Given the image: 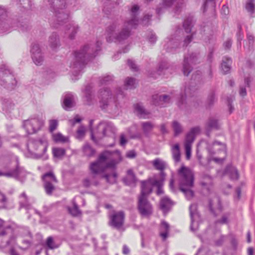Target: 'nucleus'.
Instances as JSON below:
<instances>
[{"label":"nucleus","instance_id":"39","mask_svg":"<svg viewBox=\"0 0 255 255\" xmlns=\"http://www.w3.org/2000/svg\"><path fill=\"white\" fill-rule=\"evenodd\" d=\"M173 158L175 162H178L180 161L181 154L180 151V147L178 144H175L172 148Z\"/></svg>","mask_w":255,"mask_h":255},{"label":"nucleus","instance_id":"63","mask_svg":"<svg viewBox=\"0 0 255 255\" xmlns=\"http://www.w3.org/2000/svg\"><path fill=\"white\" fill-rule=\"evenodd\" d=\"M159 95L158 94L154 95L152 96V103L156 106H160L161 103L159 101Z\"/></svg>","mask_w":255,"mask_h":255},{"label":"nucleus","instance_id":"42","mask_svg":"<svg viewBox=\"0 0 255 255\" xmlns=\"http://www.w3.org/2000/svg\"><path fill=\"white\" fill-rule=\"evenodd\" d=\"M53 139L56 143H66L69 141L68 137L63 136L60 132L54 134L53 135Z\"/></svg>","mask_w":255,"mask_h":255},{"label":"nucleus","instance_id":"2","mask_svg":"<svg viewBox=\"0 0 255 255\" xmlns=\"http://www.w3.org/2000/svg\"><path fill=\"white\" fill-rule=\"evenodd\" d=\"M47 3L54 13V21L50 20V23L54 28H57L58 25L66 22L69 17V12L66 9L67 3L65 0H44Z\"/></svg>","mask_w":255,"mask_h":255},{"label":"nucleus","instance_id":"46","mask_svg":"<svg viewBox=\"0 0 255 255\" xmlns=\"http://www.w3.org/2000/svg\"><path fill=\"white\" fill-rule=\"evenodd\" d=\"M17 4H19V6L24 9H30L32 6L30 0H17Z\"/></svg>","mask_w":255,"mask_h":255},{"label":"nucleus","instance_id":"20","mask_svg":"<svg viewBox=\"0 0 255 255\" xmlns=\"http://www.w3.org/2000/svg\"><path fill=\"white\" fill-rule=\"evenodd\" d=\"M74 106V96L71 93H66L64 96L62 107L64 110L69 111Z\"/></svg>","mask_w":255,"mask_h":255},{"label":"nucleus","instance_id":"24","mask_svg":"<svg viewBox=\"0 0 255 255\" xmlns=\"http://www.w3.org/2000/svg\"><path fill=\"white\" fill-rule=\"evenodd\" d=\"M166 173L165 172H161L160 173V178L159 179L155 180L153 181V185L156 186L157 188L156 191V194L160 195L164 193L162 186L163 185V182L165 179Z\"/></svg>","mask_w":255,"mask_h":255},{"label":"nucleus","instance_id":"13","mask_svg":"<svg viewBox=\"0 0 255 255\" xmlns=\"http://www.w3.org/2000/svg\"><path fill=\"white\" fill-rule=\"evenodd\" d=\"M112 92L108 88H101L98 92L100 107L102 110H105L109 105V99L112 97Z\"/></svg>","mask_w":255,"mask_h":255},{"label":"nucleus","instance_id":"23","mask_svg":"<svg viewBox=\"0 0 255 255\" xmlns=\"http://www.w3.org/2000/svg\"><path fill=\"white\" fill-rule=\"evenodd\" d=\"M48 43L49 46L53 50H56V49L60 47V42L59 37L56 32H53L49 36Z\"/></svg>","mask_w":255,"mask_h":255},{"label":"nucleus","instance_id":"43","mask_svg":"<svg viewBox=\"0 0 255 255\" xmlns=\"http://www.w3.org/2000/svg\"><path fill=\"white\" fill-rule=\"evenodd\" d=\"M204 179L207 178V179H209V182H203V181L201 182L200 185L203 188L207 190V192L208 193H210V191H211L210 186H212V178L209 175H205L204 176Z\"/></svg>","mask_w":255,"mask_h":255},{"label":"nucleus","instance_id":"52","mask_svg":"<svg viewBox=\"0 0 255 255\" xmlns=\"http://www.w3.org/2000/svg\"><path fill=\"white\" fill-rule=\"evenodd\" d=\"M69 211L74 216H78L81 214V212L76 203H74L73 208H69Z\"/></svg>","mask_w":255,"mask_h":255},{"label":"nucleus","instance_id":"47","mask_svg":"<svg viewBox=\"0 0 255 255\" xmlns=\"http://www.w3.org/2000/svg\"><path fill=\"white\" fill-rule=\"evenodd\" d=\"M19 209L24 208L26 210H29L32 209V205L29 202V199H26L19 202Z\"/></svg>","mask_w":255,"mask_h":255},{"label":"nucleus","instance_id":"55","mask_svg":"<svg viewBox=\"0 0 255 255\" xmlns=\"http://www.w3.org/2000/svg\"><path fill=\"white\" fill-rule=\"evenodd\" d=\"M0 196L1 197V198L0 199V210L6 209V203L7 202V199L5 195L0 192Z\"/></svg>","mask_w":255,"mask_h":255},{"label":"nucleus","instance_id":"29","mask_svg":"<svg viewBox=\"0 0 255 255\" xmlns=\"http://www.w3.org/2000/svg\"><path fill=\"white\" fill-rule=\"evenodd\" d=\"M32 144L36 150H37L38 148H41L42 153L36 154L35 155V158L36 159L40 158L44 154V153L46 151L47 148V146L43 144L42 141L41 139H40L37 141H32Z\"/></svg>","mask_w":255,"mask_h":255},{"label":"nucleus","instance_id":"50","mask_svg":"<svg viewBox=\"0 0 255 255\" xmlns=\"http://www.w3.org/2000/svg\"><path fill=\"white\" fill-rule=\"evenodd\" d=\"M201 79V73L200 71H197L192 74L191 78L192 82H193L194 84H196L197 83L200 82Z\"/></svg>","mask_w":255,"mask_h":255},{"label":"nucleus","instance_id":"27","mask_svg":"<svg viewBox=\"0 0 255 255\" xmlns=\"http://www.w3.org/2000/svg\"><path fill=\"white\" fill-rule=\"evenodd\" d=\"M200 130L198 127H194L191 128L189 132H188L185 137V144L191 145L195 140V134L198 132Z\"/></svg>","mask_w":255,"mask_h":255},{"label":"nucleus","instance_id":"32","mask_svg":"<svg viewBox=\"0 0 255 255\" xmlns=\"http://www.w3.org/2000/svg\"><path fill=\"white\" fill-rule=\"evenodd\" d=\"M82 150L84 155L89 158L94 156L96 152L95 149L93 148L88 143L83 145Z\"/></svg>","mask_w":255,"mask_h":255},{"label":"nucleus","instance_id":"49","mask_svg":"<svg viewBox=\"0 0 255 255\" xmlns=\"http://www.w3.org/2000/svg\"><path fill=\"white\" fill-rule=\"evenodd\" d=\"M113 81V76L111 75H107L102 78L100 80V86L108 85L110 84Z\"/></svg>","mask_w":255,"mask_h":255},{"label":"nucleus","instance_id":"62","mask_svg":"<svg viewBox=\"0 0 255 255\" xmlns=\"http://www.w3.org/2000/svg\"><path fill=\"white\" fill-rule=\"evenodd\" d=\"M193 39L192 34L187 35L184 38L182 44L183 47H186L192 41Z\"/></svg>","mask_w":255,"mask_h":255},{"label":"nucleus","instance_id":"35","mask_svg":"<svg viewBox=\"0 0 255 255\" xmlns=\"http://www.w3.org/2000/svg\"><path fill=\"white\" fill-rule=\"evenodd\" d=\"M143 132L146 137H149L150 132L152 130L154 126L150 122H145L141 123Z\"/></svg>","mask_w":255,"mask_h":255},{"label":"nucleus","instance_id":"40","mask_svg":"<svg viewBox=\"0 0 255 255\" xmlns=\"http://www.w3.org/2000/svg\"><path fill=\"white\" fill-rule=\"evenodd\" d=\"M118 174L116 172L112 174H105L102 175V177L106 179V181L110 184H114L117 182Z\"/></svg>","mask_w":255,"mask_h":255},{"label":"nucleus","instance_id":"33","mask_svg":"<svg viewBox=\"0 0 255 255\" xmlns=\"http://www.w3.org/2000/svg\"><path fill=\"white\" fill-rule=\"evenodd\" d=\"M193 16H188L186 19L184 20L183 23V26L187 33H189L191 32L193 25Z\"/></svg>","mask_w":255,"mask_h":255},{"label":"nucleus","instance_id":"5","mask_svg":"<svg viewBox=\"0 0 255 255\" xmlns=\"http://www.w3.org/2000/svg\"><path fill=\"white\" fill-rule=\"evenodd\" d=\"M0 27L3 32H8L11 28L18 27L24 32L28 30V22L15 20L8 18L7 11L5 8L0 5Z\"/></svg>","mask_w":255,"mask_h":255},{"label":"nucleus","instance_id":"18","mask_svg":"<svg viewBox=\"0 0 255 255\" xmlns=\"http://www.w3.org/2000/svg\"><path fill=\"white\" fill-rule=\"evenodd\" d=\"M141 191L139 197L148 198L152 191V189L150 185L149 181L142 180L141 181Z\"/></svg>","mask_w":255,"mask_h":255},{"label":"nucleus","instance_id":"38","mask_svg":"<svg viewBox=\"0 0 255 255\" xmlns=\"http://www.w3.org/2000/svg\"><path fill=\"white\" fill-rule=\"evenodd\" d=\"M231 63L232 59L230 58H226V61L223 60L221 64V68L224 74H227L230 72Z\"/></svg>","mask_w":255,"mask_h":255},{"label":"nucleus","instance_id":"3","mask_svg":"<svg viewBox=\"0 0 255 255\" xmlns=\"http://www.w3.org/2000/svg\"><path fill=\"white\" fill-rule=\"evenodd\" d=\"M179 176V187L186 198L190 200L194 195L191 188L194 186V175L192 171L188 167L182 166L178 171Z\"/></svg>","mask_w":255,"mask_h":255},{"label":"nucleus","instance_id":"51","mask_svg":"<svg viewBox=\"0 0 255 255\" xmlns=\"http://www.w3.org/2000/svg\"><path fill=\"white\" fill-rule=\"evenodd\" d=\"M47 178H49L50 180L55 183L57 182V180L55 175L52 171L46 172L42 176V179L43 181H44L45 180H47Z\"/></svg>","mask_w":255,"mask_h":255},{"label":"nucleus","instance_id":"15","mask_svg":"<svg viewBox=\"0 0 255 255\" xmlns=\"http://www.w3.org/2000/svg\"><path fill=\"white\" fill-rule=\"evenodd\" d=\"M30 52L33 62L37 66L41 65L44 61V56L41 52L39 45L36 43L32 45Z\"/></svg>","mask_w":255,"mask_h":255},{"label":"nucleus","instance_id":"56","mask_svg":"<svg viewBox=\"0 0 255 255\" xmlns=\"http://www.w3.org/2000/svg\"><path fill=\"white\" fill-rule=\"evenodd\" d=\"M246 9L251 15H252L255 11V4L254 2H247L246 4Z\"/></svg>","mask_w":255,"mask_h":255},{"label":"nucleus","instance_id":"17","mask_svg":"<svg viewBox=\"0 0 255 255\" xmlns=\"http://www.w3.org/2000/svg\"><path fill=\"white\" fill-rule=\"evenodd\" d=\"M103 124L104 127L102 130V134L104 137H112L113 139H116V133L117 129L113 124L110 122H101L99 125Z\"/></svg>","mask_w":255,"mask_h":255},{"label":"nucleus","instance_id":"1","mask_svg":"<svg viewBox=\"0 0 255 255\" xmlns=\"http://www.w3.org/2000/svg\"><path fill=\"white\" fill-rule=\"evenodd\" d=\"M101 41H97L96 45L92 44L85 45L78 51L74 52L75 61L71 64L73 69V75L78 76L81 75L82 70L88 62L97 56L101 51Z\"/></svg>","mask_w":255,"mask_h":255},{"label":"nucleus","instance_id":"64","mask_svg":"<svg viewBox=\"0 0 255 255\" xmlns=\"http://www.w3.org/2000/svg\"><path fill=\"white\" fill-rule=\"evenodd\" d=\"M185 155L187 159H189L191 156V145L185 144Z\"/></svg>","mask_w":255,"mask_h":255},{"label":"nucleus","instance_id":"21","mask_svg":"<svg viewBox=\"0 0 255 255\" xmlns=\"http://www.w3.org/2000/svg\"><path fill=\"white\" fill-rule=\"evenodd\" d=\"M205 127L207 128L209 131L213 129L218 130L220 128L219 120L214 117H209L205 123Z\"/></svg>","mask_w":255,"mask_h":255},{"label":"nucleus","instance_id":"60","mask_svg":"<svg viewBox=\"0 0 255 255\" xmlns=\"http://www.w3.org/2000/svg\"><path fill=\"white\" fill-rule=\"evenodd\" d=\"M58 126V122L56 120H52L50 121L49 123V131L50 132H53L54 130L56 129L57 127Z\"/></svg>","mask_w":255,"mask_h":255},{"label":"nucleus","instance_id":"58","mask_svg":"<svg viewBox=\"0 0 255 255\" xmlns=\"http://www.w3.org/2000/svg\"><path fill=\"white\" fill-rule=\"evenodd\" d=\"M229 214H224L220 219H218L216 221V224H220L222 225L227 224L229 223L228 217Z\"/></svg>","mask_w":255,"mask_h":255},{"label":"nucleus","instance_id":"19","mask_svg":"<svg viewBox=\"0 0 255 255\" xmlns=\"http://www.w3.org/2000/svg\"><path fill=\"white\" fill-rule=\"evenodd\" d=\"M173 2H176L175 7L174 9V12L178 13L181 11L183 0H162V5L164 7L168 8L171 7Z\"/></svg>","mask_w":255,"mask_h":255},{"label":"nucleus","instance_id":"10","mask_svg":"<svg viewBox=\"0 0 255 255\" xmlns=\"http://www.w3.org/2000/svg\"><path fill=\"white\" fill-rule=\"evenodd\" d=\"M137 209L138 213L143 217L150 216L153 213V208L148 198L138 197Z\"/></svg>","mask_w":255,"mask_h":255},{"label":"nucleus","instance_id":"7","mask_svg":"<svg viewBox=\"0 0 255 255\" xmlns=\"http://www.w3.org/2000/svg\"><path fill=\"white\" fill-rule=\"evenodd\" d=\"M17 81L12 71L6 64L0 65V84L8 90L14 89Z\"/></svg>","mask_w":255,"mask_h":255},{"label":"nucleus","instance_id":"59","mask_svg":"<svg viewBox=\"0 0 255 255\" xmlns=\"http://www.w3.org/2000/svg\"><path fill=\"white\" fill-rule=\"evenodd\" d=\"M147 39L150 43L153 44L157 40V36L155 33L150 32L147 36Z\"/></svg>","mask_w":255,"mask_h":255},{"label":"nucleus","instance_id":"22","mask_svg":"<svg viewBox=\"0 0 255 255\" xmlns=\"http://www.w3.org/2000/svg\"><path fill=\"white\" fill-rule=\"evenodd\" d=\"M79 29V26L75 23L71 22L66 25L65 27V30L66 33H69V38L70 39H74L75 37L76 34Z\"/></svg>","mask_w":255,"mask_h":255},{"label":"nucleus","instance_id":"57","mask_svg":"<svg viewBox=\"0 0 255 255\" xmlns=\"http://www.w3.org/2000/svg\"><path fill=\"white\" fill-rule=\"evenodd\" d=\"M135 79L132 77H128L125 82V86L129 87L130 89H134L135 87L134 85L135 84Z\"/></svg>","mask_w":255,"mask_h":255},{"label":"nucleus","instance_id":"61","mask_svg":"<svg viewBox=\"0 0 255 255\" xmlns=\"http://www.w3.org/2000/svg\"><path fill=\"white\" fill-rule=\"evenodd\" d=\"M208 208L210 212L214 215V217H216L217 216V214L213 208V202L211 199H209L208 200Z\"/></svg>","mask_w":255,"mask_h":255},{"label":"nucleus","instance_id":"41","mask_svg":"<svg viewBox=\"0 0 255 255\" xmlns=\"http://www.w3.org/2000/svg\"><path fill=\"white\" fill-rule=\"evenodd\" d=\"M44 188L46 193L48 195H51L53 191L55 190L54 186L50 181L47 180H45L44 181Z\"/></svg>","mask_w":255,"mask_h":255},{"label":"nucleus","instance_id":"26","mask_svg":"<svg viewBox=\"0 0 255 255\" xmlns=\"http://www.w3.org/2000/svg\"><path fill=\"white\" fill-rule=\"evenodd\" d=\"M127 175L128 176L125 177L123 178V182L128 186L134 184L136 182V178L135 174L132 169H128L127 171Z\"/></svg>","mask_w":255,"mask_h":255},{"label":"nucleus","instance_id":"11","mask_svg":"<svg viewBox=\"0 0 255 255\" xmlns=\"http://www.w3.org/2000/svg\"><path fill=\"white\" fill-rule=\"evenodd\" d=\"M25 175L26 171L24 167L20 166L18 159L16 160V164L14 168L7 172H3L0 170V177L4 176L7 178H13L16 180H19L20 176Z\"/></svg>","mask_w":255,"mask_h":255},{"label":"nucleus","instance_id":"12","mask_svg":"<svg viewBox=\"0 0 255 255\" xmlns=\"http://www.w3.org/2000/svg\"><path fill=\"white\" fill-rule=\"evenodd\" d=\"M125 220V213L123 211H119L114 213L110 216L109 225L118 230L123 226Z\"/></svg>","mask_w":255,"mask_h":255},{"label":"nucleus","instance_id":"9","mask_svg":"<svg viewBox=\"0 0 255 255\" xmlns=\"http://www.w3.org/2000/svg\"><path fill=\"white\" fill-rule=\"evenodd\" d=\"M43 124V121L36 117L24 120L22 127L28 134H31L39 130Z\"/></svg>","mask_w":255,"mask_h":255},{"label":"nucleus","instance_id":"48","mask_svg":"<svg viewBox=\"0 0 255 255\" xmlns=\"http://www.w3.org/2000/svg\"><path fill=\"white\" fill-rule=\"evenodd\" d=\"M172 127L174 130V136H178L182 131V128L180 124L177 121H174L172 123Z\"/></svg>","mask_w":255,"mask_h":255},{"label":"nucleus","instance_id":"44","mask_svg":"<svg viewBox=\"0 0 255 255\" xmlns=\"http://www.w3.org/2000/svg\"><path fill=\"white\" fill-rule=\"evenodd\" d=\"M53 156L57 158L63 156L66 153V150L63 148L54 147L52 149Z\"/></svg>","mask_w":255,"mask_h":255},{"label":"nucleus","instance_id":"37","mask_svg":"<svg viewBox=\"0 0 255 255\" xmlns=\"http://www.w3.org/2000/svg\"><path fill=\"white\" fill-rule=\"evenodd\" d=\"M167 68V64L164 61L160 62L158 64V67L157 71L154 72V73H151L150 76L155 79L157 78V76L161 75L164 70Z\"/></svg>","mask_w":255,"mask_h":255},{"label":"nucleus","instance_id":"6","mask_svg":"<svg viewBox=\"0 0 255 255\" xmlns=\"http://www.w3.org/2000/svg\"><path fill=\"white\" fill-rule=\"evenodd\" d=\"M113 153H117L120 156V160L122 159L121 152L119 150L117 149L113 152L104 150L99 154L96 161L90 164L89 169L91 173L94 175H98L105 172L104 163L107 160L108 156L111 155Z\"/></svg>","mask_w":255,"mask_h":255},{"label":"nucleus","instance_id":"25","mask_svg":"<svg viewBox=\"0 0 255 255\" xmlns=\"http://www.w3.org/2000/svg\"><path fill=\"white\" fill-rule=\"evenodd\" d=\"M182 42L178 40L172 39L167 43L166 51L168 52L175 53L177 52V49L181 47Z\"/></svg>","mask_w":255,"mask_h":255},{"label":"nucleus","instance_id":"8","mask_svg":"<svg viewBox=\"0 0 255 255\" xmlns=\"http://www.w3.org/2000/svg\"><path fill=\"white\" fill-rule=\"evenodd\" d=\"M200 63V52H192L184 55L182 63V72L184 76H188L193 70L192 65Z\"/></svg>","mask_w":255,"mask_h":255},{"label":"nucleus","instance_id":"34","mask_svg":"<svg viewBox=\"0 0 255 255\" xmlns=\"http://www.w3.org/2000/svg\"><path fill=\"white\" fill-rule=\"evenodd\" d=\"M197 205L196 204H191L189 207V212H190V217L191 219V224H190V230L192 231H195V229H194L193 227V224L194 223V216L197 214Z\"/></svg>","mask_w":255,"mask_h":255},{"label":"nucleus","instance_id":"53","mask_svg":"<svg viewBox=\"0 0 255 255\" xmlns=\"http://www.w3.org/2000/svg\"><path fill=\"white\" fill-rule=\"evenodd\" d=\"M209 6L214 7L215 6V0H206L204 1L202 6L203 12L204 13L207 11Z\"/></svg>","mask_w":255,"mask_h":255},{"label":"nucleus","instance_id":"14","mask_svg":"<svg viewBox=\"0 0 255 255\" xmlns=\"http://www.w3.org/2000/svg\"><path fill=\"white\" fill-rule=\"evenodd\" d=\"M196 92V89L195 87L190 86L185 87L184 92L183 94H180V97L178 101V107L181 109H183L186 107V98L187 97H193Z\"/></svg>","mask_w":255,"mask_h":255},{"label":"nucleus","instance_id":"28","mask_svg":"<svg viewBox=\"0 0 255 255\" xmlns=\"http://www.w3.org/2000/svg\"><path fill=\"white\" fill-rule=\"evenodd\" d=\"M218 98L216 95L215 91L212 90L208 94L206 101L205 107L207 109L212 108L215 103L217 102Z\"/></svg>","mask_w":255,"mask_h":255},{"label":"nucleus","instance_id":"30","mask_svg":"<svg viewBox=\"0 0 255 255\" xmlns=\"http://www.w3.org/2000/svg\"><path fill=\"white\" fill-rule=\"evenodd\" d=\"M135 112L136 113L137 116L140 119H146L149 113L145 110L143 106L139 104H136L134 105Z\"/></svg>","mask_w":255,"mask_h":255},{"label":"nucleus","instance_id":"31","mask_svg":"<svg viewBox=\"0 0 255 255\" xmlns=\"http://www.w3.org/2000/svg\"><path fill=\"white\" fill-rule=\"evenodd\" d=\"M172 205V201L168 197H164L161 200L160 202V209L163 212L169 211Z\"/></svg>","mask_w":255,"mask_h":255},{"label":"nucleus","instance_id":"54","mask_svg":"<svg viewBox=\"0 0 255 255\" xmlns=\"http://www.w3.org/2000/svg\"><path fill=\"white\" fill-rule=\"evenodd\" d=\"M152 17V14H145L142 18L141 19L140 23L143 26H148L150 23V19Z\"/></svg>","mask_w":255,"mask_h":255},{"label":"nucleus","instance_id":"4","mask_svg":"<svg viewBox=\"0 0 255 255\" xmlns=\"http://www.w3.org/2000/svg\"><path fill=\"white\" fill-rule=\"evenodd\" d=\"M120 23L117 21H115L106 28V39L108 43L121 42L127 39L131 35V29H134L131 28L127 21H125L121 30L118 33H115Z\"/></svg>","mask_w":255,"mask_h":255},{"label":"nucleus","instance_id":"36","mask_svg":"<svg viewBox=\"0 0 255 255\" xmlns=\"http://www.w3.org/2000/svg\"><path fill=\"white\" fill-rule=\"evenodd\" d=\"M152 165L155 169L160 171V174L161 172H164L163 170L166 166V163L165 161L159 158H156L152 161Z\"/></svg>","mask_w":255,"mask_h":255},{"label":"nucleus","instance_id":"45","mask_svg":"<svg viewBox=\"0 0 255 255\" xmlns=\"http://www.w3.org/2000/svg\"><path fill=\"white\" fill-rule=\"evenodd\" d=\"M45 245L48 249L51 250L57 249L59 247V246L54 242L53 237L51 236L47 238Z\"/></svg>","mask_w":255,"mask_h":255},{"label":"nucleus","instance_id":"16","mask_svg":"<svg viewBox=\"0 0 255 255\" xmlns=\"http://www.w3.org/2000/svg\"><path fill=\"white\" fill-rule=\"evenodd\" d=\"M131 18L127 21L130 24L131 28H136L139 23L138 15L139 13V6L137 4H133L130 9Z\"/></svg>","mask_w":255,"mask_h":255}]
</instances>
